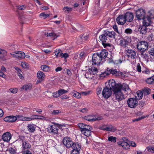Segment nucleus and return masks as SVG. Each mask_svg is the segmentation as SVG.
Segmentation results:
<instances>
[{
  "label": "nucleus",
  "instance_id": "f704fd0d",
  "mask_svg": "<svg viewBox=\"0 0 154 154\" xmlns=\"http://www.w3.org/2000/svg\"><path fill=\"white\" fill-rule=\"evenodd\" d=\"M71 94L74 97L77 99L80 98L81 97V94L76 91H73L72 92Z\"/></svg>",
  "mask_w": 154,
  "mask_h": 154
},
{
  "label": "nucleus",
  "instance_id": "2eb2a0df",
  "mask_svg": "<svg viewBox=\"0 0 154 154\" xmlns=\"http://www.w3.org/2000/svg\"><path fill=\"white\" fill-rule=\"evenodd\" d=\"M126 51L127 55L128 57L133 59L136 58V54L134 50L132 49H128Z\"/></svg>",
  "mask_w": 154,
  "mask_h": 154
},
{
  "label": "nucleus",
  "instance_id": "37998d69",
  "mask_svg": "<svg viewBox=\"0 0 154 154\" xmlns=\"http://www.w3.org/2000/svg\"><path fill=\"white\" fill-rule=\"evenodd\" d=\"M6 151L11 154H15L16 153V149L12 148H10L8 150H7Z\"/></svg>",
  "mask_w": 154,
  "mask_h": 154
},
{
  "label": "nucleus",
  "instance_id": "49530a36",
  "mask_svg": "<svg viewBox=\"0 0 154 154\" xmlns=\"http://www.w3.org/2000/svg\"><path fill=\"white\" fill-rule=\"evenodd\" d=\"M154 77L153 76H152L151 77L149 78L146 79V82L149 84H151L153 83V78Z\"/></svg>",
  "mask_w": 154,
  "mask_h": 154
},
{
  "label": "nucleus",
  "instance_id": "603ef678",
  "mask_svg": "<svg viewBox=\"0 0 154 154\" xmlns=\"http://www.w3.org/2000/svg\"><path fill=\"white\" fill-rule=\"evenodd\" d=\"M91 128L92 127L91 126L87 125L85 124L83 126V128L81 130V131L82 132L83 130H85L87 129H89V128Z\"/></svg>",
  "mask_w": 154,
  "mask_h": 154
},
{
  "label": "nucleus",
  "instance_id": "a878e982",
  "mask_svg": "<svg viewBox=\"0 0 154 154\" xmlns=\"http://www.w3.org/2000/svg\"><path fill=\"white\" fill-rule=\"evenodd\" d=\"M7 52L5 50L0 48V61L5 60V56Z\"/></svg>",
  "mask_w": 154,
  "mask_h": 154
},
{
  "label": "nucleus",
  "instance_id": "1a4fd4ad",
  "mask_svg": "<svg viewBox=\"0 0 154 154\" xmlns=\"http://www.w3.org/2000/svg\"><path fill=\"white\" fill-rule=\"evenodd\" d=\"M131 41V38L129 37H125L124 38L120 40V45L123 47H125L130 43Z\"/></svg>",
  "mask_w": 154,
  "mask_h": 154
},
{
  "label": "nucleus",
  "instance_id": "ddd939ff",
  "mask_svg": "<svg viewBox=\"0 0 154 154\" xmlns=\"http://www.w3.org/2000/svg\"><path fill=\"white\" fill-rule=\"evenodd\" d=\"M63 142L64 146L68 148L71 147L73 143L71 138L66 137L63 139Z\"/></svg>",
  "mask_w": 154,
  "mask_h": 154
},
{
  "label": "nucleus",
  "instance_id": "20e7f679",
  "mask_svg": "<svg viewBox=\"0 0 154 154\" xmlns=\"http://www.w3.org/2000/svg\"><path fill=\"white\" fill-rule=\"evenodd\" d=\"M105 33V31H104L103 33L99 36L100 40L102 42V45L104 48L107 46L110 47L111 45L109 43H106L107 36Z\"/></svg>",
  "mask_w": 154,
  "mask_h": 154
},
{
  "label": "nucleus",
  "instance_id": "09e8293b",
  "mask_svg": "<svg viewBox=\"0 0 154 154\" xmlns=\"http://www.w3.org/2000/svg\"><path fill=\"white\" fill-rule=\"evenodd\" d=\"M63 10L66 13H68L72 11V8H71L65 7L63 8Z\"/></svg>",
  "mask_w": 154,
  "mask_h": 154
},
{
  "label": "nucleus",
  "instance_id": "6e6d98bb",
  "mask_svg": "<svg viewBox=\"0 0 154 154\" xmlns=\"http://www.w3.org/2000/svg\"><path fill=\"white\" fill-rule=\"evenodd\" d=\"M10 91L13 94H15L17 92V89L16 88H11L9 89Z\"/></svg>",
  "mask_w": 154,
  "mask_h": 154
},
{
  "label": "nucleus",
  "instance_id": "b1692460",
  "mask_svg": "<svg viewBox=\"0 0 154 154\" xmlns=\"http://www.w3.org/2000/svg\"><path fill=\"white\" fill-rule=\"evenodd\" d=\"M97 53L100 57L102 60V58H105L106 57L108 54L107 51L105 50H102L100 53Z\"/></svg>",
  "mask_w": 154,
  "mask_h": 154
},
{
  "label": "nucleus",
  "instance_id": "58836bf2",
  "mask_svg": "<svg viewBox=\"0 0 154 154\" xmlns=\"http://www.w3.org/2000/svg\"><path fill=\"white\" fill-rule=\"evenodd\" d=\"M62 53V51L60 49H56L54 51L55 54L57 57H60L61 56Z\"/></svg>",
  "mask_w": 154,
  "mask_h": 154
},
{
  "label": "nucleus",
  "instance_id": "9b49d317",
  "mask_svg": "<svg viewBox=\"0 0 154 154\" xmlns=\"http://www.w3.org/2000/svg\"><path fill=\"white\" fill-rule=\"evenodd\" d=\"M11 54L14 57L19 59L24 58L25 57L24 53L21 51L14 52L11 53Z\"/></svg>",
  "mask_w": 154,
  "mask_h": 154
},
{
  "label": "nucleus",
  "instance_id": "f3484780",
  "mask_svg": "<svg viewBox=\"0 0 154 154\" xmlns=\"http://www.w3.org/2000/svg\"><path fill=\"white\" fill-rule=\"evenodd\" d=\"M17 118L16 116H8L5 117L4 120V121L6 122H15Z\"/></svg>",
  "mask_w": 154,
  "mask_h": 154
},
{
  "label": "nucleus",
  "instance_id": "8fccbe9b",
  "mask_svg": "<svg viewBox=\"0 0 154 154\" xmlns=\"http://www.w3.org/2000/svg\"><path fill=\"white\" fill-rule=\"evenodd\" d=\"M125 32L127 34H130L132 33V30L130 28H127L125 30Z\"/></svg>",
  "mask_w": 154,
  "mask_h": 154
},
{
  "label": "nucleus",
  "instance_id": "c85d7f7f",
  "mask_svg": "<svg viewBox=\"0 0 154 154\" xmlns=\"http://www.w3.org/2000/svg\"><path fill=\"white\" fill-rule=\"evenodd\" d=\"M92 128H91L87 129L82 131V133L85 136L87 137H88L91 134V131L92 130Z\"/></svg>",
  "mask_w": 154,
  "mask_h": 154
},
{
  "label": "nucleus",
  "instance_id": "ea45409f",
  "mask_svg": "<svg viewBox=\"0 0 154 154\" xmlns=\"http://www.w3.org/2000/svg\"><path fill=\"white\" fill-rule=\"evenodd\" d=\"M142 91L144 95H148L151 93L150 89L148 88H144L142 90Z\"/></svg>",
  "mask_w": 154,
  "mask_h": 154
},
{
  "label": "nucleus",
  "instance_id": "bb28decb",
  "mask_svg": "<svg viewBox=\"0 0 154 154\" xmlns=\"http://www.w3.org/2000/svg\"><path fill=\"white\" fill-rule=\"evenodd\" d=\"M105 33L106 34L107 36L111 38H115L116 33L113 31L109 32L107 30H105Z\"/></svg>",
  "mask_w": 154,
  "mask_h": 154
},
{
  "label": "nucleus",
  "instance_id": "c756f323",
  "mask_svg": "<svg viewBox=\"0 0 154 154\" xmlns=\"http://www.w3.org/2000/svg\"><path fill=\"white\" fill-rule=\"evenodd\" d=\"M146 26L143 25L141 26L139 28L140 32V33L143 34H145L147 32V29L146 27Z\"/></svg>",
  "mask_w": 154,
  "mask_h": 154
},
{
  "label": "nucleus",
  "instance_id": "5701e85b",
  "mask_svg": "<svg viewBox=\"0 0 154 154\" xmlns=\"http://www.w3.org/2000/svg\"><path fill=\"white\" fill-rule=\"evenodd\" d=\"M145 51H143V52H141L140 55L141 58H142L144 60L147 62H148L149 61V60H150V59L147 53Z\"/></svg>",
  "mask_w": 154,
  "mask_h": 154
},
{
  "label": "nucleus",
  "instance_id": "69168bd1",
  "mask_svg": "<svg viewBox=\"0 0 154 154\" xmlns=\"http://www.w3.org/2000/svg\"><path fill=\"white\" fill-rule=\"evenodd\" d=\"M47 36H53L54 37H57V36H56V35L54 33H47Z\"/></svg>",
  "mask_w": 154,
  "mask_h": 154
},
{
  "label": "nucleus",
  "instance_id": "a18cd8bd",
  "mask_svg": "<svg viewBox=\"0 0 154 154\" xmlns=\"http://www.w3.org/2000/svg\"><path fill=\"white\" fill-rule=\"evenodd\" d=\"M58 92L60 96H62L63 94L68 92V91H67L63 89L59 90H58Z\"/></svg>",
  "mask_w": 154,
  "mask_h": 154
},
{
  "label": "nucleus",
  "instance_id": "dca6fc26",
  "mask_svg": "<svg viewBox=\"0 0 154 154\" xmlns=\"http://www.w3.org/2000/svg\"><path fill=\"white\" fill-rule=\"evenodd\" d=\"M116 21L119 24L124 25L126 22V20L124 15H120L116 19Z\"/></svg>",
  "mask_w": 154,
  "mask_h": 154
},
{
  "label": "nucleus",
  "instance_id": "774afa93",
  "mask_svg": "<svg viewBox=\"0 0 154 154\" xmlns=\"http://www.w3.org/2000/svg\"><path fill=\"white\" fill-rule=\"evenodd\" d=\"M61 56L60 57H61V58L63 57L65 59H66L69 57L68 54L66 53L63 54L62 53Z\"/></svg>",
  "mask_w": 154,
  "mask_h": 154
},
{
  "label": "nucleus",
  "instance_id": "6e6552de",
  "mask_svg": "<svg viewBox=\"0 0 154 154\" xmlns=\"http://www.w3.org/2000/svg\"><path fill=\"white\" fill-rule=\"evenodd\" d=\"M145 11L142 9H138L136 12V17L138 20H142L146 16Z\"/></svg>",
  "mask_w": 154,
  "mask_h": 154
},
{
  "label": "nucleus",
  "instance_id": "3c124183",
  "mask_svg": "<svg viewBox=\"0 0 154 154\" xmlns=\"http://www.w3.org/2000/svg\"><path fill=\"white\" fill-rule=\"evenodd\" d=\"M21 64V66L24 68H28V64L25 62H22Z\"/></svg>",
  "mask_w": 154,
  "mask_h": 154
},
{
  "label": "nucleus",
  "instance_id": "c9c22d12",
  "mask_svg": "<svg viewBox=\"0 0 154 154\" xmlns=\"http://www.w3.org/2000/svg\"><path fill=\"white\" fill-rule=\"evenodd\" d=\"M32 85L31 84H28L24 85L22 88L25 90H30L32 88Z\"/></svg>",
  "mask_w": 154,
  "mask_h": 154
},
{
  "label": "nucleus",
  "instance_id": "de8ad7c7",
  "mask_svg": "<svg viewBox=\"0 0 154 154\" xmlns=\"http://www.w3.org/2000/svg\"><path fill=\"white\" fill-rule=\"evenodd\" d=\"M116 138L115 137L111 136L108 138V140L111 142H116Z\"/></svg>",
  "mask_w": 154,
  "mask_h": 154
},
{
  "label": "nucleus",
  "instance_id": "f8f14e48",
  "mask_svg": "<svg viewBox=\"0 0 154 154\" xmlns=\"http://www.w3.org/2000/svg\"><path fill=\"white\" fill-rule=\"evenodd\" d=\"M107 71L110 74L114 75L115 76L118 77H123L124 75L123 73L119 71H117L116 69H107Z\"/></svg>",
  "mask_w": 154,
  "mask_h": 154
},
{
  "label": "nucleus",
  "instance_id": "7c9ffc66",
  "mask_svg": "<svg viewBox=\"0 0 154 154\" xmlns=\"http://www.w3.org/2000/svg\"><path fill=\"white\" fill-rule=\"evenodd\" d=\"M27 128L29 132H33L35 130V125L33 124H29L27 126Z\"/></svg>",
  "mask_w": 154,
  "mask_h": 154
},
{
  "label": "nucleus",
  "instance_id": "052dcab7",
  "mask_svg": "<svg viewBox=\"0 0 154 154\" xmlns=\"http://www.w3.org/2000/svg\"><path fill=\"white\" fill-rule=\"evenodd\" d=\"M40 16L43 17L44 19H45L48 17L49 15L47 14H45L43 13H41L39 15Z\"/></svg>",
  "mask_w": 154,
  "mask_h": 154
},
{
  "label": "nucleus",
  "instance_id": "393cba45",
  "mask_svg": "<svg viewBox=\"0 0 154 154\" xmlns=\"http://www.w3.org/2000/svg\"><path fill=\"white\" fill-rule=\"evenodd\" d=\"M71 147L72 148V150H75L79 152L81 149V145L78 143H73V144L72 145Z\"/></svg>",
  "mask_w": 154,
  "mask_h": 154
},
{
  "label": "nucleus",
  "instance_id": "338daca9",
  "mask_svg": "<svg viewBox=\"0 0 154 154\" xmlns=\"http://www.w3.org/2000/svg\"><path fill=\"white\" fill-rule=\"evenodd\" d=\"M79 111L82 113H86L88 112V109H87L86 108H84L82 109H79Z\"/></svg>",
  "mask_w": 154,
  "mask_h": 154
},
{
  "label": "nucleus",
  "instance_id": "72a5a7b5",
  "mask_svg": "<svg viewBox=\"0 0 154 154\" xmlns=\"http://www.w3.org/2000/svg\"><path fill=\"white\" fill-rule=\"evenodd\" d=\"M37 77L38 79L43 80L45 77V75L42 72L39 71L37 73Z\"/></svg>",
  "mask_w": 154,
  "mask_h": 154
},
{
  "label": "nucleus",
  "instance_id": "9d476101",
  "mask_svg": "<svg viewBox=\"0 0 154 154\" xmlns=\"http://www.w3.org/2000/svg\"><path fill=\"white\" fill-rule=\"evenodd\" d=\"M112 94L111 89L109 88V87L106 86L103 89L102 94L103 97L105 98H108Z\"/></svg>",
  "mask_w": 154,
  "mask_h": 154
},
{
  "label": "nucleus",
  "instance_id": "e2e57ef3",
  "mask_svg": "<svg viewBox=\"0 0 154 154\" xmlns=\"http://www.w3.org/2000/svg\"><path fill=\"white\" fill-rule=\"evenodd\" d=\"M59 150L63 152L65 150V147L64 146L60 145L58 147Z\"/></svg>",
  "mask_w": 154,
  "mask_h": 154
},
{
  "label": "nucleus",
  "instance_id": "a19ab883",
  "mask_svg": "<svg viewBox=\"0 0 154 154\" xmlns=\"http://www.w3.org/2000/svg\"><path fill=\"white\" fill-rule=\"evenodd\" d=\"M91 69H90V71H91V73L94 75V74L97 73V69L96 67H94L93 65L92 66H91Z\"/></svg>",
  "mask_w": 154,
  "mask_h": 154
},
{
  "label": "nucleus",
  "instance_id": "423d86ee",
  "mask_svg": "<svg viewBox=\"0 0 154 154\" xmlns=\"http://www.w3.org/2000/svg\"><path fill=\"white\" fill-rule=\"evenodd\" d=\"M148 47V43L145 41H142L140 42L137 46V48L141 52L145 51Z\"/></svg>",
  "mask_w": 154,
  "mask_h": 154
},
{
  "label": "nucleus",
  "instance_id": "0e129e2a",
  "mask_svg": "<svg viewBox=\"0 0 154 154\" xmlns=\"http://www.w3.org/2000/svg\"><path fill=\"white\" fill-rule=\"evenodd\" d=\"M26 7L25 5L18 6H17V9L19 10H23L25 9Z\"/></svg>",
  "mask_w": 154,
  "mask_h": 154
},
{
  "label": "nucleus",
  "instance_id": "bf43d9fd",
  "mask_svg": "<svg viewBox=\"0 0 154 154\" xmlns=\"http://www.w3.org/2000/svg\"><path fill=\"white\" fill-rule=\"evenodd\" d=\"M109 73L106 72H104L102 73L100 75V77L102 78L105 77L106 76L109 75Z\"/></svg>",
  "mask_w": 154,
  "mask_h": 154
},
{
  "label": "nucleus",
  "instance_id": "473e14b6",
  "mask_svg": "<svg viewBox=\"0 0 154 154\" xmlns=\"http://www.w3.org/2000/svg\"><path fill=\"white\" fill-rule=\"evenodd\" d=\"M102 129L108 131H114L116 130V129L112 125L103 127Z\"/></svg>",
  "mask_w": 154,
  "mask_h": 154
},
{
  "label": "nucleus",
  "instance_id": "aec40b11",
  "mask_svg": "<svg viewBox=\"0 0 154 154\" xmlns=\"http://www.w3.org/2000/svg\"><path fill=\"white\" fill-rule=\"evenodd\" d=\"M11 138V134L9 132H8L4 133L2 136V139L4 141H9Z\"/></svg>",
  "mask_w": 154,
  "mask_h": 154
},
{
  "label": "nucleus",
  "instance_id": "c03bdc74",
  "mask_svg": "<svg viewBox=\"0 0 154 154\" xmlns=\"http://www.w3.org/2000/svg\"><path fill=\"white\" fill-rule=\"evenodd\" d=\"M62 113L61 110H53L51 112V114L53 115H58Z\"/></svg>",
  "mask_w": 154,
  "mask_h": 154
},
{
  "label": "nucleus",
  "instance_id": "a211bd4d",
  "mask_svg": "<svg viewBox=\"0 0 154 154\" xmlns=\"http://www.w3.org/2000/svg\"><path fill=\"white\" fill-rule=\"evenodd\" d=\"M152 17L150 16H145L142 20H143V25L146 26H149L151 21V19Z\"/></svg>",
  "mask_w": 154,
  "mask_h": 154
},
{
  "label": "nucleus",
  "instance_id": "5fc2aeb1",
  "mask_svg": "<svg viewBox=\"0 0 154 154\" xmlns=\"http://www.w3.org/2000/svg\"><path fill=\"white\" fill-rule=\"evenodd\" d=\"M52 96L54 97L57 98L60 97L58 91L55 92H54L52 93Z\"/></svg>",
  "mask_w": 154,
  "mask_h": 154
},
{
  "label": "nucleus",
  "instance_id": "412c9836",
  "mask_svg": "<svg viewBox=\"0 0 154 154\" xmlns=\"http://www.w3.org/2000/svg\"><path fill=\"white\" fill-rule=\"evenodd\" d=\"M122 138V140H120L118 142V145L122 146L123 148L125 149L128 148L129 146V145L128 144L127 142L125 141V140Z\"/></svg>",
  "mask_w": 154,
  "mask_h": 154
},
{
  "label": "nucleus",
  "instance_id": "cd10ccee",
  "mask_svg": "<svg viewBox=\"0 0 154 154\" xmlns=\"http://www.w3.org/2000/svg\"><path fill=\"white\" fill-rule=\"evenodd\" d=\"M85 77L88 80H91L94 77V75L91 73L90 71V69H89L85 74Z\"/></svg>",
  "mask_w": 154,
  "mask_h": 154
},
{
  "label": "nucleus",
  "instance_id": "680f3d73",
  "mask_svg": "<svg viewBox=\"0 0 154 154\" xmlns=\"http://www.w3.org/2000/svg\"><path fill=\"white\" fill-rule=\"evenodd\" d=\"M137 70L139 72H140L141 71V67L139 63H137L136 66Z\"/></svg>",
  "mask_w": 154,
  "mask_h": 154
},
{
  "label": "nucleus",
  "instance_id": "f257e3e1",
  "mask_svg": "<svg viewBox=\"0 0 154 154\" xmlns=\"http://www.w3.org/2000/svg\"><path fill=\"white\" fill-rule=\"evenodd\" d=\"M106 86L109 87V88L111 90L112 89L113 92L119 88L121 85L119 84H117L114 80L112 79L109 80L108 82L107 85H106Z\"/></svg>",
  "mask_w": 154,
  "mask_h": 154
},
{
  "label": "nucleus",
  "instance_id": "e433bc0d",
  "mask_svg": "<svg viewBox=\"0 0 154 154\" xmlns=\"http://www.w3.org/2000/svg\"><path fill=\"white\" fill-rule=\"evenodd\" d=\"M119 84L121 85L120 87V90L121 91V89H122L124 91H126L129 89L128 86L126 84H123L122 85L121 84L119 83Z\"/></svg>",
  "mask_w": 154,
  "mask_h": 154
},
{
  "label": "nucleus",
  "instance_id": "7ed1b4c3",
  "mask_svg": "<svg viewBox=\"0 0 154 154\" xmlns=\"http://www.w3.org/2000/svg\"><path fill=\"white\" fill-rule=\"evenodd\" d=\"M102 60L100 57L97 53L94 54L93 55L92 57V65H95L98 66L100 63H102L101 62Z\"/></svg>",
  "mask_w": 154,
  "mask_h": 154
},
{
  "label": "nucleus",
  "instance_id": "4d7b16f0",
  "mask_svg": "<svg viewBox=\"0 0 154 154\" xmlns=\"http://www.w3.org/2000/svg\"><path fill=\"white\" fill-rule=\"evenodd\" d=\"M85 57V53L84 52H81L79 55V58L80 60L83 59Z\"/></svg>",
  "mask_w": 154,
  "mask_h": 154
},
{
  "label": "nucleus",
  "instance_id": "f03ea898",
  "mask_svg": "<svg viewBox=\"0 0 154 154\" xmlns=\"http://www.w3.org/2000/svg\"><path fill=\"white\" fill-rule=\"evenodd\" d=\"M113 92L116 100L117 101L119 102L125 99L124 95L121 91L120 90V88Z\"/></svg>",
  "mask_w": 154,
  "mask_h": 154
},
{
  "label": "nucleus",
  "instance_id": "13d9d810",
  "mask_svg": "<svg viewBox=\"0 0 154 154\" xmlns=\"http://www.w3.org/2000/svg\"><path fill=\"white\" fill-rule=\"evenodd\" d=\"M147 149L148 151L154 153V146L148 147Z\"/></svg>",
  "mask_w": 154,
  "mask_h": 154
},
{
  "label": "nucleus",
  "instance_id": "864d4df0",
  "mask_svg": "<svg viewBox=\"0 0 154 154\" xmlns=\"http://www.w3.org/2000/svg\"><path fill=\"white\" fill-rule=\"evenodd\" d=\"M148 51L150 54L154 56V48H150Z\"/></svg>",
  "mask_w": 154,
  "mask_h": 154
},
{
  "label": "nucleus",
  "instance_id": "4be33fe9",
  "mask_svg": "<svg viewBox=\"0 0 154 154\" xmlns=\"http://www.w3.org/2000/svg\"><path fill=\"white\" fill-rule=\"evenodd\" d=\"M85 119L89 121H95L96 120H100L101 119L100 117H97V118H94L93 116H86L85 117Z\"/></svg>",
  "mask_w": 154,
  "mask_h": 154
},
{
  "label": "nucleus",
  "instance_id": "79ce46f5",
  "mask_svg": "<svg viewBox=\"0 0 154 154\" xmlns=\"http://www.w3.org/2000/svg\"><path fill=\"white\" fill-rule=\"evenodd\" d=\"M143 91H138L137 92V94L138 97V99H141L143 97Z\"/></svg>",
  "mask_w": 154,
  "mask_h": 154
},
{
  "label": "nucleus",
  "instance_id": "4468645a",
  "mask_svg": "<svg viewBox=\"0 0 154 154\" xmlns=\"http://www.w3.org/2000/svg\"><path fill=\"white\" fill-rule=\"evenodd\" d=\"M48 129L49 133H51L53 134H55L58 133V128L54 125L49 126Z\"/></svg>",
  "mask_w": 154,
  "mask_h": 154
},
{
  "label": "nucleus",
  "instance_id": "4c0bfd02",
  "mask_svg": "<svg viewBox=\"0 0 154 154\" xmlns=\"http://www.w3.org/2000/svg\"><path fill=\"white\" fill-rule=\"evenodd\" d=\"M42 70L45 72H48L50 69L49 67L46 65H42L41 66Z\"/></svg>",
  "mask_w": 154,
  "mask_h": 154
},
{
  "label": "nucleus",
  "instance_id": "0eeeda50",
  "mask_svg": "<svg viewBox=\"0 0 154 154\" xmlns=\"http://www.w3.org/2000/svg\"><path fill=\"white\" fill-rule=\"evenodd\" d=\"M128 106L131 108H135L137 105V101L136 98H131L128 99L127 101Z\"/></svg>",
  "mask_w": 154,
  "mask_h": 154
},
{
  "label": "nucleus",
  "instance_id": "2f4dec72",
  "mask_svg": "<svg viewBox=\"0 0 154 154\" xmlns=\"http://www.w3.org/2000/svg\"><path fill=\"white\" fill-rule=\"evenodd\" d=\"M17 117L18 119L22 120L23 121H29L33 120L34 118L30 117H26L23 118L21 116L17 115Z\"/></svg>",
  "mask_w": 154,
  "mask_h": 154
},
{
  "label": "nucleus",
  "instance_id": "39448f33",
  "mask_svg": "<svg viewBox=\"0 0 154 154\" xmlns=\"http://www.w3.org/2000/svg\"><path fill=\"white\" fill-rule=\"evenodd\" d=\"M23 138H24V137H21V138H20L21 140H22V152L24 151H26V150H28L31 147V145L29 143V141L24 139H23Z\"/></svg>",
  "mask_w": 154,
  "mask_h": 154
},
{
  "label": "nucleus",
  "instance_id": "6ab92c4d",
  "mask_svg": "<svg viewBox=\"0 0 154 154\" xmlns=\"http://www.w3.org/2000/svg\"><path fill=\"white\" fill-rule=\"evenodd\" d=\"M126 21L131 22L134 18L133 14L131 12H127L124 15Z\"/></svg>",
  "mask_w": 154,
  "mask_h": 154
}]
</instances>
